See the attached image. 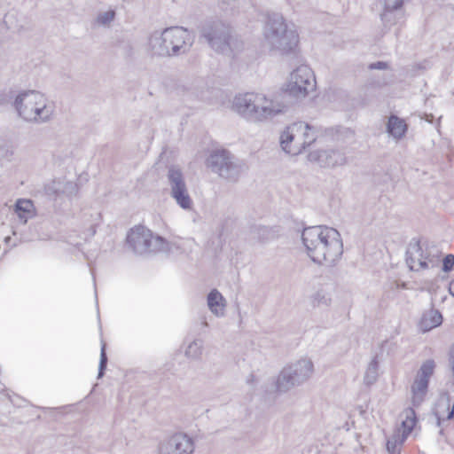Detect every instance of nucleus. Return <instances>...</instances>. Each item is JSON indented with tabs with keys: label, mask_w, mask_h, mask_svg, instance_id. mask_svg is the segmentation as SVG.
<instances>
[{
	"label": "nucleus",
	"mask_w": 454,
	"mask_h": 454,
	"mask_svg": "<svg viewBox=\"0 0 454 454\" xmlns=\"http://www.w3.org/2000/svg\"><path fill=\"white\" fill-rule=\"evenodd\" d=\"M381 6L380 20L385 28L399 24L405 18L404 0H379Z\"/></svg>",
	"instance_id": "nucleus-13"
},
{
	"label": "nucleus",
	"mask_w": 454,
	"mask_h": 454,
	"mask_svg": "<svg viewBox=\"0 0 454 454\" xmlns=\"http://www.w3.org/2000/svg\"><path fill=\"white\" fill-rule=\"evenodd\" d=\"M169 192L187 187L184 174L180 168L170 166L167 174Z\"/></svg>",
	"instance_id": "nucleus-19"
},
{
	"label": "nucleus",
	"mask_w": 454,
	"mask_h": 454,
	"mask_svg": "<svg viewBox=\"0 0 454 454\" xmlns=\"http://www.w3.org/2000/svg\"><path fill=\"white\" fill-rule=\"evenodd\" d=\"M107 364V356L106 353V344L102 342L101 350H100V360L98 364V378H102L106 368Z\"/></svg>",
	"instance_id": "nucleus-30"
},
{
	"label": "nucleus",
	"mask_w": 454,
	"mask_h": 454,
	"mask_svg": "<svg viewBox=\"0 0 454 454\" xmlns=\"http://www.w3.org/2000/svg\"><path fill=\"white\" fill-rule=\"evenodd\" d=\"M14 210L22 223L34 216V204L29 200H18Z\"/></svg>",
	"instance_id": "nucleus-22"
},
{
	"label": "nucleus",
	"mask_w": 454,
	"mask_h": 454,
	"mask_svg": "<svg viewBox=\"0 0 454 454\" xmlns=\"http://www.w3.org/2000/svg\"><path fill=\"white\" fill-rule=\"evenodd\" d=\"M442 323V314L438 310L431 309L423 316L421 325L424 328V331H429L439 326Z\"/></svg>",
	"instance_id": "nucleus-24"
},
{
	"label": "nucleus",
	"mask_w": 454,
	"mask_h": 454,
	"mask_svg": "<svg viewBox=\"0 0 454 454\" xmlns=\"http://www.w3.org/2000/svg\"><path fill=\"white\" fill-rule=\"evenodd\" d=\"M317 135L316 129L312 126L309 125V129H306V131L304 132V149L313 144L317 140Z\"/></svg>",
	"instance_id": "nucleus-31"
},
{
	"label": "nucleus",
	"mask_w": 454,
	"mask_h": 454,
	"mask_svg": "<svg viewBox=\"0 0 454 454\" xmlns=\"http://www.w3.org/2000/svg\"><path fill=\"white\" fill-rule=\"evenodd\" d=\"M313 304L317 306H329L331 303V298L328 293L324 290L317 291L313 296Z\"/></svg>",
	"instance_id": "nucleus-29"
},
{
	"label": "nucleus",
	"mask_w": 454,
	"mask_h": 454,
	"mask_svg": "<svg viewBox=\"0 0 454 454\" xmlns=\"http://www.w3.org/2000/svg\"><path fill=\"white\" fill-rule=\"evenodd\" d=\"M434 256L424 248L419 241L412 239L406 250V263L411 270H419L429 268V264L434 265Z\"/></svg>",
	"instance_id": "nucleus-12"
},
{
	"label": "nucleus",
	"mask_w": 454,
	"mask_h": 454,
	"mask_svg": "<svg viewBox=\"0 0 454 454\" xmlns=\"http://www.w3.org/2000/svg\"><path fill=\"white\" fill-rule=\"evenodd\" d=\"M263 46L270 51L288 55L294 51L299 43L297 31L289 27L279 13L269 14L262 29Z\"/></svg>",
	"instance_id": "nucleus-4"
},
{
	"label": "nucleus",
	"mask_w": 454,
	"mask_h": 454,
	"mask_svg": "<svg viewBox=\"0 0 454 454\" xmlns=\"http://www.w3.org/2000/svg\"><path fill=\"white\" fill-rule=\"evenodd\" d=\"M309 160L317 162L324 168H334L347 163V156L344 151L339 149H326L311 152Z\"/></svg>",
	"instance_id": "nucleus-15"
},
{
	"label": "nucleus",
	"mask_w": 454,
	"mask_h": 454,
	"mask_svg": "<svg viewBox=\"0 0 454 454\" xmlns=\"http://www.w3.org/2000/svg\"><path fill=\"white\" fill-rule=\"evenodd\" d=\"M115 18V12L109 10L99 12L93 21L94 27H109Z\"/></svg>",
	"instance_id": "nucleus-28"
},
{
	"label": "nucleus",
	"mask_w": 454,
	"mask_h": 454,
	"mask_svg": "<svg viewBox=\"0 0 454 454\" xmlns=\"http://www.w3.org/2000/svg\"><path fill=\"white\" fill-rule=\"evenodd\" d=\"M314 372L311 360L302 358L283 368L278 376L276 387L278 392H287L291 388L307 381Z\"/></svg>",
	"instance_id": "nucleus-8"
},
{
	"label": "nucleus",
	"mask_w": 454,
	"mask_h": 454,
	"mask_svg": "<svg viewBox=\"0 0 454 454\" xmlns=\"http://www.w3.org/2000/svg\"><path fill=\"white\" fill-rule=\"evenodd\" d=\"M397 440L395 438L389 439L387 442V450L389 454H395Z\"/></svg>",
	"instance_id": "nucleus-33"
},
{
	"label": "nucleus",
	"mask_w": 454,
	"mask_h": 454,
	"mask_svg": "<svg viewBox=\"0 0 454 454\" xmlns=\"http://www.w3.org/2000/svg\"><path fill=\"white\" fill-rule=\"evenodd\" d=\"M449 292L451 295L454 296V279L450 281L449 285Z\"/></svg>",
	"instance_id": "nucleus-35"
},
{
	"label": "nucleus",
	"mask_w": 454,
	"mask_h": 454,
	"mask_svg": "<svg viewBox=\"0 0 454 454\" xmlns=\"http://www.w3.org/2000/svg\"><path fill=\"white\" fill-rule=\"evenodd\" d=\"M435 416L437 418V426L440 427L441 426V418L438 416L437 413H435Z\"/></svg>",
	"instance_id": "nucleus-37"
},
{
	"label": "nucleus",
	"mask_w": 454,
	"mask_h": 454,
	"mask_svg": "<svg viewBox=\"0 0 454 454\" xmlns=\"http://www.w3.org/2000/svg\"><path fill=\"white\" fill-rule=\"evenodd\" d=\"M207 303L209 310L215 317H222L224 316L227 301L217 289H213L208 293Z\"/></svg>",
	"instance_id": "nucleus-17"
},
{
	"label": "nucleus",
	"mask_w": 454,
	"mask_h": 454,
	"mask_svg": "<svg viewBox=\"0 0 454 454\" xmlns=\"http://www.w3.org/2000/svg\"><path fill=\"white\" fill-rule=\"evenodd\" d=\"M169 194L182 209L191 210L192 208L193 200L189 194L187 187L170 191Z\"/></svg>",
	"instance_id": "nucleus-21"
},
{
	"label": "nucleus",
	"mask_w": 454,
	"mask_h": 454,
	"mask_svg": "<svg viewBox=\"0 0 454 454\" xmlns=\"http://www.w3.org/2000/svg\"><path fill=\"white\" fill-rule=\"evenodd\" d=\"M379 377V361L376 356H374L371 362L368 364L366 370L364 374V384L366 386L373 385Z\"/></svg>",
	"instance_id": "nucleus-25"
},
{
	"label": "nucleus",
	"mask_w": 454,
	"mask_h": 454,
	"mask_svg": "<svg viewBox=\"0 0 454 454\" xmlns=\"http://www.w3.org/2000/svg\"><path fill=\"white\" fill-rule=\"evenodd\" d=\"M402 415L404 416V419L402 422L403 434L401 436V443H403L407 436L411 433L417 423L416 413L413 408L405 409Z\"/></svg>",
	"instance_id": "nucleus-23"
},
{
	"label": "nucleus",
	"mask_w": 454,
	"mask_h": 454,
	"mask_svg": "<svg viewBox=\"0 0 454 454\" xmlns=\"http://www.w3.org/2000/svg\"><path fill=\"white\" fill-rule=\"evenodd\" d=\"M207 164L212 172L231 183H236L245 170V164L224 149L212 152Z\"/></svg>",
	"instance_id": "nucleus-7"
},
{
	"label": "nucleus",
	"mask_w": 454,
	"mask_h": 454,
	"mask_svg": "<svg viewBox=\"0 0 454 454\" xmlns=\"http://www.w3.org/2000/svg\"><path fill=\"white\" fill-rule=\"evenodd\" d=\"M316 89V78L313 71L306 65L294 69L286 83V92L297 100L306 98Z\"/></svg>",
	"instance_id": "nucleus-10"
},
{
	"label": "nucleus",
	"mask_w": 454,
	"mask_h": 454,
	"mask_svg": "<svg viewBox=\"0 0 454 454\" xmlns=\"http://www.w3.org/2000/svg\"><path fill=\"white\" fill-rule=\"evenodd\" d=\"M14 107L25 121L43 124L51 121L55 114V105L38 90H24L17 95Z\"/></svg>",
	"instance_id": "nucleus-5"
},
{
	"label": "nucleus",
	"mask_w": 454,
	"mask_h": 454,
	"mask_svg": "<svg viewBox=\"0 0 454 454\" xmlns=\"http://www.w3.org/2000/svg\"><path fill=\"white\" fill-rule=\"evenodd\" d=\"M454 267V254H447L442 260V270L444 272H450Z\"/></svg>",
	"instance_id": "nucleus-32"
},
{
	"label": "nucleus",
	"mask_w": 454,
	"mask_h": 454,
	"mask_svg": "<svg viewBox=\"0 0 454 454\" xmlns=\"http://www.w3.org/2000/svg\"><path fill=\"white\" fill-rule=\"evenodd\" d=\"M301 241L307 255L318 265L334 266L343 254L340 232L326 225L309 226L303 229Z\"/></svg>",
	"instance_id": "nucleus-1"
},
{
	"label": "nucleus",
	"mask_w": 454,
	"mask_h": 454,
	"mask_svg": "<svg viewBox=\"0 0 454 454\" xmlns=\"http://www.w3.org/2000/svg\"><path fill=\"white\" fill-rule=\"evenodd\" d=\"M126 241L135 254L141 255L163 251L168 246L163 238L153 236L149 229L141 225L130 229Z\"/></svg>",
	"instance_id": "nucleus-9"
},
{
	"label": "nucleus",
	"mask_w": 454,
	"mask_h": 454,
	"mask_svg": "<svg viewBox=\"0 0 454 454\" xmlns=\"http://www.w3.org/2000/svg\"><path fill=\"white\" fill-rule=\"evenodd\" d=\"M193 450V442L189 436L176 434L160 443L159 454H192Z\"/></svg>",
	"instance_id": "nucleus-14"
},
{
	"label": "nucleus",
	"mask_w": 454,
	"mask_h": 454,
	"mask_svg": "<svg viewBox=\"0 0 454 454\" xmlns=\"http://www.w3.org/2000/svg\"><path fill=\"white\" fill-rule=\"evenodd\" d=\"M434 361L427 359L418 371L414 382L411 385V403L414 407H419L424 402L428 389L429 379L434 374Z\"/></svg>",
	"instance_id": "nucleus-11"
},
{
	"label": "nucleus",
	"mask_w": 454,
	"mask_h": 454,
	"mask_svg": "<svg viewBox=\"0 0 454 454\" xmlns=\"http://www.w3.org/2000/svg\"><path fill=\"white\" fill-rule=\"evenodd\" d=\"M194 42L192 33L183 27L156 30L148 37V50L154 56L176 57L187 53Z\"/></svg>",
	"instance_id": "nucleus-3"
},
{
	"label": "nucleus",
	"mask_w": 454,
	"mask_h": 454,
	"mask_svg": "<svg viewBox=\"0 0 454 454\" xmlns=\"http://www.w3.org/2000/svg\"><path fill=\"white\" fill-rule=\"evenodd\" d=\"M44 191L46 195L55 200L72 199L78 192V185L67 179H54L45 184Z\"/></svg>",
	"instance_id": "nucleus-16"
},
{
	"label": "nucleus",
	"mask_w": 454,
	"mask_h": 454,
	"mask_svg": "<svg viewBox=\"0 0 454 454\" xmlns=\"http://www.w3.org/2000/svg\"><path fill=\"white\" fill-rule=\"evenodd\" d=\"M10 240H11V237H10V236H7V237L4 239V242H5V243H7V244L10 242Z\"/></svg>",
	"instance_id": "nucleus-38"
},
{
	"label": "nucleus",
	"mask_w": 454,
	"mask_h": 454,
	"mask_svg": "<svg viewBox=\"0 0 454 454\" xmlns=\"http://www.w3.org/2000/svg\"><path fill=\"white\" fill-rule=\"evenodd\" d=\"M285 104L263 93L246 92L234 97L232 110L247 121L262 123L285 112Z\"/></svg>",
	"instance_id": "nucleus-2"
},
{
	"label": "nucleus",
	"mask_w": 454,
	"mask_h": 454,
	"mask_svg": "<svg viewBox=\"0 0 454 454\" xmlns=\"http://www.w3.org/2000/svg\"><path fill=\"white\" fill-rule=\"evenodd\" d=\"M309 129V124L298 121L292 123V131L295 132L294 145L291 146L290 154L297 155L304 150V132Z\"/></svg>",
	"instance_id": "nucleus-18"
},
{
	"label": "nucleus",
	"mask_w": 454,
	"mask_h": 454,
	"mask_svg": "<svg viewBox=\"0 0 454 454\" xmlns=\"http://www.w3.org/2000/svg\"><path fill=\"white\" fill-rule=\"evenodd\" d=\"M295 135L296 133L292 131V124L287 126L280 135V145L289 154L291 146L294 145Z\"/></svg>",
	"instance_id": "nucleus-26"
},
{
	"label": "nucleus",
	"mask_w": 454,
	"mask_h": 454,
	"mask_svg": "<svg viewBox=\"0 0 454 454\" xmlns=\"http://www.w3.org/2000/svg\"><path fill=\"white\" fill-rule=\"evenodd\" d=\"M387 132L395 138L400 139L407 131V124L404 120L396 115H391L387 124Z\"/></svg>",
	"instance_id": "nucleus-20"
},
{
	"label": "nucleus",
	"mask_w": 454,
	"mask_h": 454,
	"mask_svg": "<svg viewBox=\"0 0 454 454\" xmlns=\"http://www.w3.org/2000/svg\"><path fill=\"white\" fill-rule=\"evenodd\" d=\"M203 342L201 340H192L186 348L184 355L190 359H199L202 355Z\"/></svg>",
	"instance_id": "nucleus-27"
},
{
	"label": "nucleus",
	"mask_w": 454,
	"mask_h": 454,
	"mask_svg": "<svg viewBox=\"0 0 454 454\" xmlns=\"http://www.w3.org/2000/svg\"><path fill=\"white\" fill-rule=\"evenodd\" d=\"M200 35L215 51L222 54L239 51L242 46L232 27L222 20L207 21L200 29Z\"/></svg>",
	"instance_id": "nucleus-6"
},
{
	"label": "nucleus",
	"mask_w": 454,
	"mask_h": 454,
	"mask_svg": "<svg viewBox=\"0 0 454 454\" xmlns=\"http://www.w3.org/2000/svg\"><path fill=\"white\" fill-rule=\"evenodd\" d=\"M387 67V64L383 61H377L375 63H372L369 66L370 69H386Z\"/></svg>",
	"instance_id": "nucleus-34"
},
{
	"label": "nucleus",
	"mask_w": 454,
	"mask_h": 454,
	"mask_svg": "<svg viewBox=\"0 0 454 454\" xmlns=\"http://www.w3.org/2000/svg\"><path fill=\"white\" fill-rule=\"evenodd\" d=\"M258 230H259V232L260 233L262 232V234L263 236L269 233V230L266 227H261Z\"/></svg>",
	"instance_id": "nucleus-36"
}]
</instances>
